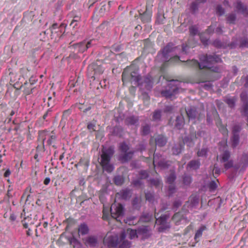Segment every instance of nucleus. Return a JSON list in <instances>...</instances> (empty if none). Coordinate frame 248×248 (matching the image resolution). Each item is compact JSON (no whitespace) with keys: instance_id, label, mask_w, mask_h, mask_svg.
Returning a JSON list of instances; mask_svg holds the SVG:
<instances>
[{"instance_id":"nucleus-48","label":"nucleus","mask_w":248,"mask_h":248,"mask_svg":"<svg viewBox=\"0 0 248 248\" xmlns=\"http://www.w3.org/2000/svg\"><path fill=\"white\" fill-rule=\"evenodd\" d=\"M151 184L152 185L155 186L156 187H159L162 185L161 181L158 179L151 180Z\"/></svg>"},{"instance_id":"nucleus-22","label":"nucleus","mask_w":248,"mask_h":248,"mask_svg":"<svg viewBox=\"0 0 248 248\" xmlns=\"http://www.w3.org/2000/svg\"><path fill=\"white\" fill-rule=\"evenodd\" d=\"M139 121V117L134 115L127 117L125 120V124L127 125L138 124Z\"/></svg>"},{"instance_id":"nucleus-58","label":"nucleus","mask_w":248,"mask_h":248,"mask_svg":"<svg viewBox=\"0 0 248 248\" xmlns=\"http://www.w3.org/2000/svg\"><path fill=\"white\" fill-rule=\"evenodd\" d=\"M209 187L211 190H214L217 188V184L215 181H211L209 186Z\"/></svg>"},{"instance_id":"nucleus-45","label":"nucleus","mask_w":248,"mask_h":248,"mask_svg":"<svg viewBox=\"0 0 248 248\" xmlns=\"http://www.w3.org/2000/svg\"><path fill=\"white\" fill-rule=\"evenodd\" d=\"M132 205L135 209H139L140 206V200L138 198H135L132 201Z\"/></svg>"},{"instance_id":"nucleus-32","label":"nucleus","mask_w":248,"mask_h":248,"mask_svg":"<svg viewBox=\"0 0 248 248\" xmlns=\"http://www.w3.org/2000/svg\"><path fill=\"white\" fill-rule=\"evenodd\" d=\"M200 164V162L198 160H192L188 163V166L193 170H197L199 168Z\"/></svg>"},{"instance_id":"nucleus-7","label":"nucleus","mask_w":248,"mask_h":248,"mask_svg":"<svg viewBox=\"0 0 248 248\" xmlns=\"http://www.w3.org/2000/svg\"><path fill=\"white\" fill-rule=\"evenodd\" d=\"M168 89L161 92V95L168 98H171L178 92L181 82L178 80H169Z\"/></svg>"},{"instance_id":"nucleus-24","label":"nucleus","mask_w":248,"mask_h":248,"mask_svg":"<svg viewBox=\"0 0 248 248\" xmlns=\"http://www.w3.org/2000/svg\"><path fill=\"white\" fill-rule=\"evenodd\" d=\"M124 222L129 225H134L139 222V219L136 216H129L124 219Z\"/></svg>"},{"instance_id":"nucleus-17","label":"nucleus","mask_w":248,"mask_h":248,"mask_svg":"<svg viewBox=\"0 0 248 248\" xmlns=\"http://www.w3.org/2000/svg\"><path fill=\"white\" fill-rule=\"evenodd\" d=\"M167 138L163 135H158L155 138V144L159 147L165 146L167 142Z\"/></svg>"},{"instance_id":"nucleus-53","label":"nucleus","mask_w":248,"mask_h":248,"mask_svg":"<svg viewBox=\"0 0 248 248\" xmlns=\"http://www.w3.org/2000/svg\"><path fill=\"white\" fill-rule=\"evenodd\" d=\"M213 45H214V46L217 48H221L224 47L223 44L219 40H215L213 43Z\"/></svg>"},{"instance_id":"nucleus-43","label":"nucleus","mask_w":248,"mask_h":248,"mask_svg":"<svg viewBox=\"0 0 248 248\" xmlns=\"http://www.w3.org/2000/svg\"><path fill=\"white\" fill-rule=\"evenodd\" d=\"M236 19V16L234 14H231L228 15L227 21L230 24H233Z\"/></svg>"},{"instance_id":"nucleus-51","label":"nucleus","mask_w":248,"mask_h":248,"mask_svg":"<svg viewBox=\"0 0 248 248\" xmlns=\"http://www.w3.org/2000/svg\"><path fill=\"white\" fill-rule=\"evenodd\" d=\"M120 149L123 153L128 152L129 148V146L125 143H122L120 145Z\"/></svg>"},{"instance_id":"nucleus-8","label":"nucleus","mask_w":248,"mask_h":248,"mask_svg":"<svg viewBox=\"0 0 248 248\" xmlns=\"http://www.w3.org/2000/svg\"><path fill=\"white\" fill-rule=\"evenodd\" d=\"M48 138V139L47 140V144L48 145H50L52 144L53 143H54L56 137L55 135H49L47 132L43 131H40L39 132V135H38V140L41 141V143L42 144L41 146L38 145L37 147V151H45V146H44V141L45 140Z\"/></svg>"},{"instance_id":"nucleus-36","label":"nucleus","mask_w":248,"mask_h":248,"mask_svg":"<svg viewBox=\"0 0 248 248\" xmlns=\"http://www.w3.org/2000/svg\"><path fill=\"white\" fill-rule=\"evenodd\" d=\"M236 99L234 97H226L224 99V101L228 104L230 108H233L235 106Z\"/></svg>"},{"instance_id":"nucleus-21","label":"nucleus","mask_w":248,"mask_h":248,"mask_svg":"<svg viewBox=\"0 0 248 248\" xmlns=\"http://www.w3.org/2000/svg\"><path fill=\"white\" fill-rule=\"evenodd\" d=\"M122 232L130 240L139 237L137 230L128 229L126 231H123Z\"/></svg>"},{"instance_id":"nucleus-33","label":"nucleus","mask_w":248,"mask_h":248,"mask_svg":"<svg viewBox=\"0 0 248 248\" xmlns=\"http://www.w3.org/2000/svg\"><path fill=\"white\" fill-rule=\"evenodd\" d=\"M141 129V135L146 136L150 133L151 126L150 124H146L142 125Z\"/></svg>"},{"instance_id":"nucleus-16","label":"nucleus","mask_w":248,"mask_h":248,"mask_svg":"<svg viewBox=\"0 0 248 248\" xmlns=\"http://www.w3.org/2000/svg\"><path fill=\"white\" fill-rule=\"evenodd\" d=\"M84 244L90 247H95L98 244L96 237L94 236H89L83 239Z\"/></svg>"},{"instance_id":"nucleus-35","label":"nucleus","mask_w":248,"mask_h":248,"mask_svg":"<svg viewBox=\"0 0 248 248\" xmlns=\"http://www.w3.org/2000/svg\"><path fill=\"white\" fill-rule=\"evenodd\" d=\"M176 179V175L173 170H170V175L167 177V182L169 184H172Z\"/></svg>"},{"instance_id":"nucleus-28","label":"nucleus","mask_w":248,"mask_h":248,"mask_svg":"<svg viewBox=\"0 0 248 248\" xmlns=\"http://www.w3.org/2000/svg\"><path fill=\"white\" fill-rule=\"evenodd\" d=\"M33 83L31 82V79H30V82H26L23 85L22 87L24 88V92L26 94H30L31 93L32 90L33 89L31 86Z\"/></svg>"},{"instance_id":"nucleus-13","label":"nucleus","mask_w":248,"mask_h":248,"mask_svg":"<svg viewBox=\"0 0 248 248\" xmlns=\"http://www.w3.org/2000/svg\"><path fill=\"white\" fill-rule=\"evenodd\" d=\"M169 218L168 215H163L156 219V223L160 225L159 232H164L170 228V223L167 221Z\"/></svg>"},{"instance_id":"nucleus-11","label":"nucleus","mask_w":248,"mask_h":248,"mask_svg":"<svg viewBox=\"0 0 248 248\" xmlns=\"http://www.w3.org/2000/svg\"><path fill=\"white\" fill-rule=\"evenodd\" d=\"M202 131H199L196 134V131L193 128L190 129L189 134L185 137L184 139V142L186 143L189 147H192L194 145L195 141L197 139V135L201 136L202 134Z\"/></svg>"},{"instance_id":"nucleus-42","label":"nucleus","mask_w":248,"mask_h":248,"mask_svg":"<svg viewBox=\"0 0 248 248\" xmlns=\"http://www.w3.org/2000/svg\"><path fill=\"white\" fill-rule=\"evenodd\" d=\"M239 141V134L233 135L232 139V146L235 148L238 144Z\"/></svg>"},{"instance_id":"nucleus-1","label":"nucleus","mask_w":248,"mask_h":248,"mask_svg":"<svg viewBox=\"0 0 248 248\" xmlns=\"http://www.w3.org/2000/svg\"><path fill=\"white\" fill-rule=\"evenodd\" d=\"M200 62H199L195 60H187L186 62L189 66L202 69L204 68L209 69L213 72L220 73L222 70V68L220 67L215 66L211 67L212 64L215 62H221V60L218 55L216 54L213 55H202L200 57Z\"/></svg>"},{"instance_id":"nucleus-19","label":"nucleus","mask_w":248,"mask_h":248,"mask_svg":"<svg viewBox=\"0 0 248 248\" xmlns=\"http://www.w3.org/2000/svg\"><path fill=\"white\" fill-rule=\"evenodd\" d=\"M134 153L133 151H129L121 154L119 156V160L123 162H127L132 158Z\"/></svg>"},{"instance_id":"nucleus-60","label":"nucleus","mask_w":248,"mask_h":248,"mask_svg":"<svg viewBox=\"0 0 248 248\" xmlns=\"http://www.w3.org/2000/svg\"><path fill=\"white\" fill-rule=\"evenodd\" d=\"M191 9L193 12H195L198 9V4L197 2H193L191 5Z\"/></svg>"},{"instance_id":"nucleus-47","label":"nucleus","mask_w":248,"mask_h":248,"mask_svg":"<svg viewBox=\"0 0 248 248\" xmlns=\"http://www.w3.org/2000/svg\"><path fill=\"white\" fill-rule=\"evenodd\" d=\"M190 34L194 36L196 35L198 32V28L195 26H192L189 28Z\"/></svg>"},{"instance_id":"nucleus-40","label":"nucleus","mask_w":248,"mask_h":248,"mask_svg":"<svg viewBox=\"0 0 248 248\" xmlns=\"http://www.w3.org/2000/svg\"><path fill=\"white\" fill-rule=\"evenodd\" d=\"M23 85H19L17 83H15L13 86H10L8 88L6 93L10 94L11 92H12L14 89H16V90H19L21 87H22Z\"/></svg>"},{"instance_id":"nucleus-46","label":"nucleus","mask_w":248,"mask_h":248,"mask_svg":"<svg viewBox=\"0 0 248 248\" xmlns=\"http://www.w3.org/2000/svg\"><path fill=\"white\" fill-rule=\"evenodd\" d=\"M55 96H49L47 98V106L52 108L55 104Z\"/></svg>"},{"instance_id":"nucleus-4","label":"nucleus","mask_w":248,"mask_h":248,"mask_svg":"<svg viewBox=\"0 0 248 248\" xmlns=\"http://www.w3.org/2000/svg\"><path fill=\"white\" fill-rule=\"evenodd\" d=\"M175 49V47L172 46V44H169L163 48L162 52L158 54L157 57L162 59V61L165 62L161 67V70H163L167 66L168 62L179 60V57L178 56L170 58L169 53L174 51Z\"/></svg>"},{"instance_id":"nucleus-38","label":"nucleus","mask_w":248,"mask_h":248,"mask_svg":"<svg viewBox=\"0 0 248 248\" xmlns=\"http://www.w3.org/2000/svg\"><path fill=\"white\" fill-rule=\"evenodd\" d=\"M161 117V110H156L153 112V120L154 121H158L160 120Z\"/></svg>"},{"instance_id":"nucleus-30","label":"nucleus","mask_w":248,"mask_h":248,"mask_svg":"<svg viewBox=\"0 0 248 248\" xmlns=\"http://www.w3.org/2000/svg\"><path fill=\"white\" fill-rule=\"evenodd\" d=\"M183 148L184 145L181 143L176 144L172 148V153L173 155H177L181 153Z\"/></svg>"},{"instance_id":"nucleus-6","label":"nucleus","mask_w":248,"mask_h":248,"mask_svg":"<svg viewBox=\"0 0 248 248\" xmlns=\"http://www.w3.org/2000/svg\"><path fill=\"white\" fill-rule=\"evenodd\" d=\"M104 72L101 61H97L90 64L88 68V76L93 80L98 78Z\"/></svg>"},{"instance_id":"nucleus-26","label":"nucleus","mask_w":248,"mask_h":248,"mask_svg":"<svg viewBox=\"0 0 248 248\" xmlns=\"http://www.w3.org/2000/svg\"><path fill=\"white\" fill-rule=\"evenodd\" d=\"M116 196L124 200H127L130 197V191L128 189H123L116 194Z\"/></svg>"},{"instance_id":"nucleus-5","label":"nucleus","mask_w":248,"mask_h":248,"mask_svg":"<svg viewBox=\"0 0 248 248\" xmlns=\"http://www.w3.org/2000/svg\"><path fill=\"white\" fill-rule=\"evenodd\" d=\"M112 154V151L110 149H103L102 150L100 163L103 169L108 172H110L113 170V166L110 164Z\"/></svg>"},{"instance_id":"nucleus-23","label":"nucleus","mask_w":248,"mask_h":248,"mask_svg":"<svg viewBox=\"0 0 248 248\" xmlns=\"http://www.w3.org/2000/svg\"><path fill=\"white\" fill-rule=\"evenodd\" d=\"M140 17L143 22H149L151 18V12L146 9L142 14H140Z\"/></svg>"},{"instance_id":"nucleus-59","label":"nucleus","mask_w":248,"mask_h":248,"mask_svg":"<svg viewBox=\"0 0 248 248\" xmlns=\"http://www.w3.org/2000/svg\"><path fill=\"white\" fill-rule=\"evenodd\" d=\"M243 113L244 115L248 113V102L243 103Z\"/></svg>"},{"instance_id":"nucleus-25","label":"nucleus","mask_w":248,"mask_h":248,"mask_svg":"<svg viewBox=\"0 0 248 248\" xmlns=\"http://www.w3.org/2000/svg\"><path fill=\"white\" fill-rule=\"evenodd\" d=\"M239 165L243 168L248 166V153H244L239 161Z\"/></svg>"},{"instance_id":"nucleus-15","label":"nucleus","mask_w":248,"mask_h":248,"mask_svg":"<svg viewBox=\"0 0 248 248\" xmlns=\"http://www.w3.org/2000/svg\"><path fill=\"white\" fill-rule=\"evenodd\" d=\"M138 236H141L142 239H146L150 235V230L148 226H142L137 230Z\"/></svg>"},{"instance_id":"nucleus-61","label":"nucleus","mask_w":248,"mask_h":248,"mask_svg":"<svg viewBox=\"0 0 248 248\" xmlns=\"http://www.w3.org/2000/svg\"><path fill=\"white\" fill-rule=\"evenodd\" d=\"M17 113V109L16 108L11 110L9 115V121H10L12 119V117L14 116L15 114H16Z\"/></svg>"},{"instance_id":"nucleus-56","label":"nucleus","mask_w":248,"mask_h":248,"mask_svg":"<svg viewBox=\"0 0 248 248\" xmlns=\"http://www.w3.org/2000/svg\"><path fill=\"white\" fill-rule=\"evenodd\" d=\"M5 149H4V145L0 143V163L2 161L1 158L2 155H5Z\"/></svg>"},{"instance_id":"nucleus-29","label":"nucleus","mask_w":248,"mask_h":248,"mask_svg":"<svg viewBox=\"0 0 248 248\" xmlns=\"http://www.w3.org/2000/svg\"><path fill=\"white\" fill-rule=\"evenodd\" d=\"M89 231L88 226L85 223L81 224L78 227V233L82 235L87 234L89 232Z\"/></svg>"},{"instance_id":"nucleus-37","label":"nucleus","mask_w":248,"mask_h":248,"mask_svg":"<svg viewBox=\"0 0 248 248\" xmlns=\"http://www.w3.org/2000/svg\"><path fill=\"white\" fill-rule=\"evenodd\" d=\"M235 7L239 12L243 13H245L246 11V7L239 0L236 2Z\"/></svg>"},{"instance_id":"nucleus-62","label":"nucleus","mask_w":248,"mask_h":248,"mask_svg":"<svg viewBox=\"0 0 248 248\" xmlns=\"http://www.w3.org/2000/svg\"><path fill=\"white\" fill-rule=\"evenodd\" d=\"M205 89L207 90H209L212 88V85L210 82H207L202 86Z\"/></svg>"},{"instance_id":"nucleus-20","label":"nucleus","mask_w":248,"mask_h":248,"mask_svg":"<svg viewBox=\"0 0 248 248\" xmlns=\"http://www.w3.org/2000/svg\"><path fill=\"white\" fill-rule=\"evenodd\" d=\"M184 124V117L183 115L181 114L176 117L174 126L178 129H181L183 127Z\"/></svg>"},{"instance_id":"nucleus-12","label":"nucleus","mask_w":248,"mask_h":248,"mask_svg":"<svg viewBox=\"0 0 248 248\" xmlns=\"http://www.w3.org/2000/svg\"><path fill=\"white\" fill-rule=\"evenodd\" d=\"M93 41L94 40L88 41L84 40L79 43L75 44L71 46L70 47L74 48L78 52L83 53L93 46Z\"/></svg>"},{"instance_id":"nucleus-9","label":"nucleus","mask_w":248,"mask_h":248,"mask_svg":"<svg viewBox=\"0 0 248 248\" xmlns=\"http://www.w3.org/2000/svg\"><path fill=\"white\" fill-rule=\"evenodd\" d=\"M110 213L112 217L121 222V219L124 215V206L120 203H114L112 204L110 207Z\"/></svg>"},{"instance_id":"nucleus-39","label":"nucleus","mask_w":248,"mask_h":248,"mask_svg":"<svg viewBox=\"0 0 248 248\" xmlns=\"http://www.w3.org/2000/svg\"><path fill=\"white\" fill-rule=\"evenodd\" d=\"M114 182L117 186H121L124 182V179L123 176L117 175L114 178Z\"/></svg>"},{"instance_id":"nucleus-64","label":"nucleus","mask_w":248,"mask_h":248,"mask_svg":"<svg viewBox=\"0 0 248 248\" xmlns=\"http://www.w3.org/2000/svg\"><path fill=\"white\" fill-rule=\"evenodd\" d=\"M169 190L171 194H173L175 192V186L172 184H170L169 186Z\"/></svg>"},{"instance_id":"nucleus-2","label":"nucleus","mask_w":248,"mask_h":248,"mask_svg":"<svg viewBox=\"0 0 248 248\" xmlns=\"http://www.w3.org/2000/svg\"><path fill=\"white\" fill-rule=\"evenodd\" d=\"M138 70L134 66H130L125 68L122 74V81L124 83L128 81L134 82L135 85L144 84L147 90H150L152 87L153 81L151 77H147L143 82H141V77L138 72Z\"/></svg>"},{"instance_id":"nucleus-55","label":"nucleus","mask_w":248,"mask_h":248,"mask_svg":"<svg viewBox=\"0 0 248 248\" xmlns=\"http://www.w3.org/2000/svg\"><path fill=\"white\" fill-rule=\"evenodd\" d=\"M241 127L239 125H235L232 127L233 135L239 134L241 130Z\"/></svg>"},{"instance_id":"nucleus-52","label":"nucleus","mask_w":248,"mask_h":248,"mask_svg":"<svg viewBox=\"0 0 248 248\" xmlns=\"http://www.w3.org/2000/svg\"><path fill=\"white\" fill-rule=\"evenodd\" d=\"M207 153V149L206 148H202L197 153L198 156L203 157L205 156Z\"/></svg>"},{"instance_id":"nucleus-3","label":"nucleus","mask_w":248,"mask_h":248,"mask_svg":"<svg viewBox=\"0 0 248 248\" xmlns=\"http://www.w3.org/2000/svg\"><path fill=\"white\" fill-rule=\"evenodd\" d=\"M125 235L122 232L119 237L117 236H110L107 239L108 245L111 247L117 248H129L131 247V243Z\"/></svg>"},{"instance_id":"nucleus-27","label":"nucleus","mask_w":248,"mask_h":248,"mask_svg":"<svg viewBox=\"0 0 248 248\" xmlns=\"http://www.w3.org/2000/svg\"><path fill=\"white\" fill-rule=\"evenodd\" d=\"M153 218V215L151 213H143L139 219V222H148Z\"/></svg>"},{"instance_id":"nucleus-18","label":"nucleus","mask_w":248,"mask_h":248,"mask_svg":"<svg viewBox=\"0 0 248 248\" xmlns=\"http://www.w3.org/2000/svg\"><path fill=\"white\" fill-rule=\"evenodd\" d=\"M185 110L189 120L196 119L198 115V112L195 107H188L187 108H186Z\"/></svg>"},{"instance_id":"nucleus-50","label":"nucleus","mask_w":248,"mask_h":248,"mask_svg":"<svg viewBox=\"0 0 248 248\" xmlns=\"http://www.w3.org/2000/svg\"><path fill=\"white\" fill-rule=\"evenodd\" d=\"M240 47H248V39L244 38L241 40Z\"/></svg>"},{"instance_id":"nucleus-49","label":"nucleus","mask_w":248,"mask_h":248,"mask_svg":"<svg viewBox=\"0 0 248 248\" xmlns=\"http://www.w3.org/2000/svg\"><path fill=\"white\" fill-rule=\"evenodd\" d=\"M240 98L243 103L248 102V95L246 92H242L240 94Z\"/></svg>"},{"instance_id":"nucleus-31","label":"nucleus","mask_w":248,"mask_h":248,"mask_svg":"<svg viewBox=\"0 0 248 248\" xmlns=\"http://www.w3.org/2000/svg\"><path fill=\"white\" fill-rule=\"evenodd\" d=\"M183 184L185 186H189L192 182V177L190 175L184 174L182 176Z\"/></svg>"},{"instance_id":"nucleus-44","label":"nucleus","mask_w":248,"mask_h":248,"mask_svg":"<svg viewBox=\"0 0 248 248\" xmlns=\"http://www.w3.org/2000/svg\"><path fill=\"white\" fill-rule=\"evenodd\" d=\"M89 162L87 159L85 158L81 159L79 162L76 165V166H84L85 167L87 168L89 166Z\"/></svg>"},{"instance_id":"nucleus-57","label":"nucleus","mask_w":248,"mask_h":248,"mask_svg":"<svg viewBox=\"0 0 248 248\" xmlns=\"http://www.w3.org/2000/svg\"><path fill=\"white\" fill-rule=\"evenodd\" d=\"M174 108L171 106H167L164 108V112L165 113H171L173 112Z\"/></svg>"},{"instance_id":"nucleus-34","label":"nucleus","mask_w":248,"mask_h":248,"mask_svg":"<svg viewBox=\"0 0 248 248\" xmlns=\"http://www.w3.org/2000/svg\"><path fill=\"white\" fill-rule=\"evenodd\" d=\"M206 229V227L205 226H202L197 230L194 237V239L197 242L199 241L198 239L202 236L203 231Z\"/></svg>"},{"instance_id":"nucleus-10","label":"nucleus","mask_w":248,"mask_h":248,"mask_svg":"<svg viewBox=\"0 0 248 248\" xmlns=\"http://www.w3.org/2000/svg\"><path fill=\"white\" fill-rule=\"evenodd\" d=\"M170 163V161L166 160L162 155L156 153L154 154L153 164L155 167L157 165L161 169H165L169 167Z\"/></svg>"},{"instance_id":"nucleus-54","label":"nucleus","mask_w":248,"mask_h":248,"mask_svg":"<svg viewBox=\"0 0 248 248\" xmlns=\"http://www.w3.org/2000/svg\"><path fill=\"white\" fill-rule=\"evenodd\" d=\"M216 12L217 14L219 16H222L225 13L224 9L220 5H217V6Z\"/></svg>"},{"instance_id":"nucleus-14","label":"nucleus","mask_w":248,"mask_h":248,"mask_svg":"<svg viewBox=\"0 0 248 248\" xmlns=\"http://www.w3.org/2000/svg\"><path fill=\"white\" fill-rule=\"evenodd\" d=\"M172 219L176 225H179L182 223L186 224L187 222L186 218L181 212L175 213Z\"/></svg>"},{"instance_id":"nucleus-41","label":"nucleus","mask_w":248,"mask_h":248,"mask_svg":"<svg viewBox=\"0 0 248 248\" xmlns=\"http://www.w3.org/2000/svg\"><path fill=\"white\" fill-rule=\"evenodd\" d=\"M230 157V153L228 151H225L221 155L220 161L221 162H225L227 161Z\"/></svg>"},{"instance_id":"nucleus-63","label":"nucleus","mask_w":248,"mask_h":248,"mask_svg":"<svg viewBox=\"0 0 248 248\" xmlns=\"http://www.w3.org/2000/svg\"><path fill=\"white\" fill-rule=\"evenodd\" d=\"M233 162L232 161H229L224 164L225 168L227 170L232 167Z\"/></svg>"}]
</instances>
